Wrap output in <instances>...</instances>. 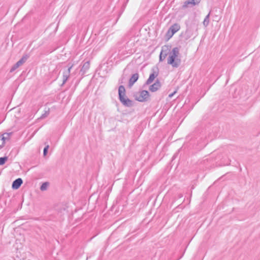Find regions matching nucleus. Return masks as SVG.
Wrapping results in <instances>:
<instances>
[{"mask_svg":"<svg viewBox=\"0 0 260 260\" xmlns=\"http://www.w3.org/2000/svg\"><path fill=\"white\" fill-rule=\"evenodd\" d=\"M176 92H177V91H175L173 93H171V94H169V96L170 98H172V97L174 95V94L175 93H176Z\"/></svg>","mask_w":260,"mask_h":260,"instance_id":"21","label":"nucleus"},{"mask_svg":"<svg viewBox=\"0 0 260 260\" xmlns=\"http://www.w3.org/2000/svg\"><path fill=\"white\" fill-rule=\"evenodd\" d=\"M23 181L21 178H19L15 180L12 183V187L13 189H18L22 184Z\"/></svg>","mask_w":260,"mask_h":260,"instance_id":"8","label":"nucleus"},{"mask_svg":"<svg viewBox=\"0 0 260 260\" xmlns=\"http://www.w3.org/2000/svg\"><path fill=\"white\" fill-rule=\"evenodd\" d=\"M179 51L180 49L178 47H175L170 51L168 46H164L159 55V61L164 60L168 54H169L167 59L168 64L171 65L173 68H178L181 63Z\"/></svg>","mask_w":260,"mask_h":260,"instance_id":"1","label":"nucleus"},{"mask_svg":"<svg viewBox=\"0 0 260 260\" xmlns=\"http://www.w3.org/2000/svg\"><path fill=\"white\" fill-rule=\"evenodd\" d=\"M5 143V142L4 141V140H3V139L2 138H0V147L2 148V147H3Z\"/></svg>","mask_w":260,"mask_h":260,"instance_id":"20","label":"nucleus"},{"mask_svg":"<svg viewBox=\"0 0 260 260\" xmlns=\"http://www.w3.org/2000/svg\"><path fill=\"white\" fill-rule=\"evenodd\" d=\"M73 66L70 67L67 70L64 71L63 73V81H62V85L65 84V83L68 80V78L70 75L71 70Z\"/></svg>","mask_w":260,"mask_h":260,"instance_id":"7","label":"nucleus"},{"mask_svg":"<svg viewBox=\"0 0 260 260\" xmlns=\"http://www.w3.org/2000/svg\"><path fill=\"white\" fill-rule=\"evenodd\" d=\"M139 77V76L138 73H135L133 74L129 80L128 86L129 87L132 86L134 84V83L138 80Z\"/></svg>","mask_w":260,"mask_h":260,"instance_id":"10","label":"nucleus"},{"mask_svg":"<svg viewBox=\"0 0 260 260\" xmlns=\"http://www.w3.org/2000/svg\"><path fill=\"white\" fill-rule=\"evenodd\" d=\"M149 93L147 90H142L140 94L135 95V99L141 102L146 101L149 98Z\"/></svg>","mask_w":260,"mask_h":260,"instance_id":"3","label":"nucleus"},{"mask_svg":"<svg viewBox=\"0 0 260 260\" xmlns=\"http://www.w3.org/2000/svg\"><path fill=\"white\" fill-rule=\"evenodd\" d=\"M48 186H49V183L48 182H45L43 183L40 187L41 190L45 191V190H47Z\"/></svg>","mask_w":260,"mask_h":260,"instance_id":"14","label":"nucleus"},{"mask_svg":"<svg viewBox=\"0 0 260 260\" xmlns=\"http://www.w3.org/2000/svg\"><path fill=\"white\" fill-rule=\"evenodd\" d=\"M187 38H190L192 36V29L191 27H188L185 32Z\"/></svg>","mask_w":260,"mask_h":260,"instance_id":"15","label":"nucleus"},{"mask_svg":"<svg viewBox=\"0 0 260 260\" xmlns=\"http://www.w3.org/2000/svg\"><path fill=\"white\" fill-rule=\"evenodd\" d=\"M209 17H210V13L205 17L204 20L203 22V25L206 27L209 23Z\"/></svg>","mask_w":260,"mask_h":260,"instance_id":"13","label":"nucleus"},{"mask_svg":"<svg viewBox=\"0 0 260 260\" xmlns=\"http://www.w3.org/2000/svg\"><path fill=\"white\" fill-rule=\"evenodd\" d=\"M8 160V157L4 156L0 157V165H3Z\"/></svg>","mask_w":260,"mask_h":260,"instance_id":"17","label":"nucleus"},{"mask_svg":"<svg viewBox=\"0 0 260 260\" xmlns=\"http://www.w3.org/2000/svg\"><path fill=\"white\" fill-rule=\"evenodd\" d=\"M180 28V25L177 23H175L170 27L168 34H169L171 33V37H172L175 32L178 31Z\"/></svg>","mask_w":260,"mask_h":260,"instance_id":"6","label":"nucleus"},{"mask_svg":"<svg viewBox=\"0 0 260 260\" xmlns=\"http://www.w3.org/2000/svg\"><path fill=\"white\" fill-rule=\"evenodd\" d=\"M48 148H49V145H47L44 148V150H43V155L44 156H46L48 153Z\"/></svg>","mask_w":260,"mask_h":260,"instance_id":"19","label":"nucleus"},{"mask_svg":"<svg viewBox=\"0 0 260 260\" xmlns=\"http://www.w3.org/2000/svg\"><path fill=\"white\" fill-rule=\"evenodd\" d=\"M201 0H188L184 2L182 5V9H185L188 7H191L198 5Z\"/></svg>","mask_w":260,"mask_h":260,"instance_id":"5","label":"nucleus"},{"mask_svg":"<svg viewBox=\"0 0 260 260\" xmlns=\"http://www.w3.org/2000/svg\"><path fill=\"white\" fill-rule=\"evenodd\" d=\"M49 114V109L48 108L47 110H45V113L42 115L40 118H44L47 117Z\"/></svg>","mask_w":260,"mask_h":260,"instance_id":"18","label":"nucleus"},{"mask_svg":"<svg viewBox=\"0 0 260 260\" xmlns=\"http://www.w3.org/2000/svg\"><path fill=\"white\" fill-rule=\"evenodd\" d=\"M90 68V63L89 61H86L82 66L80 72L82 74H85Z\"/></svg>","mask_w":260,"mask_h":260,"instance_id":"12","label":"nucleus"},{"mask_svg":"<svg viewBox=\"0 0 260 260\" xmlns=\"http://www.w3.org/2000/svg\"><path fill=\"white\" fill-rule=\"evenodd\" d=\"M12 134V133H5L2 135V138L5 142L6 140H8L10 139V136Z\"/></svg>","mask_w":260,"mask_h":260,"instance_id":"16","label":"nucleus"},{"mask_svg":"<svg viewBox=\"0 0 260 260\" xmlns=\"http://www.w3.org/2000/svg\"><path fill=\"white\" fill-rule=\"evenodd\" d=\"M28 57L29 56L28 55H25L23 56V57L12 67L10 70V72H14L17 68L22 66L24 62H26Z\"/></svg>","mask_w":260,"mask_h":260,"instance_id":"4","label":"nucleus"},{"mask_svg":"<svg viewBox=\"0 0 260 260\" xmlns=\"http://www.w3.org/2000/svg\"><path fill=\"white\" fill-rule=\"evenodd\" d=\"M158 73L155 72H153L152 74H151L149 76V78L147 79L146 84L147 85H149L151 84L154 79L157 76Z\"/></svg>","mask_w":260,"mask_h":260,"instance_id":"11","label":"nucleus"},{"mask_svg":"<svg viewBox=\"0 0 260 260\" xmlns=\"http://www.w3.org/2000/svg\"><path fill=\"white\" fill-rule=\"evenodd\" d=\"M160 86H161L160 83L159 81V80L157 79L156 80V81L155 82V83L151 85L149 87V90L151 92H155V91H157L160 87Z\"/></svg>","mask_w":260,"mask_h":260,"instance_id":"9","label":"nucleus"},{"mask_svg":"<svg viewBox=\"0 0 260 260\" xmlns=\"http://www.w3.org/2000/svg\"><path fill=\"white\" fill-rule=\"evenodd\" d=\"M118 95L120 102L124 106L130 107L133 105V102L125 97V89L123 85H120L119 87Z\"/></svg>","mask_w":260,"mask_h":260,"instance_id":"2","label":"nucleus"}]
</instances>
